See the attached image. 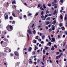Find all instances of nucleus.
Here are the masks:
<instances>
[{"mask_svg":"<svg viewBox=\"0 0 67 67\" xmlns=\"http://www.w3.org/2000/svg\"><path fill=\"white\" fill-rule=\"evenodd\" d=\"M3 40L4 41H7V39L6 38H4V39H3Z\"/></svg>","mask_w":67,"mask_h":67,"instance_id":"38","label":"nucleus"},{"mask_svg":"<svg viewBox=\"0 0 67 67\" xmlns=\"http://www.w3.org/2000/svg\"><path fill=\"white\" fill-rule=\"evenodd\" d=\"M50 19V17L47 18V20H49Z\"/></svg>","mask_w":67,"mask_h":67,"instance_id":"29","label":"nucleus"},{"mask_svg":"<svg viewBox=\"0 0 67 67\" xmlns=\"http://www.w3.org/2000/svg\"><path fill=\"white\" fill-rule=\"evenodd\" d=\"M55 41V39L54 38H52V40L51 41V42H54Z\"/></svg>","mask_w":67,"mask_h":67,"instance_id":"8","label":"nucleus"},{"mask_svg":"<svg viewBox=\"0 0 67 67\" xmlns=\"http://www.w3.org/2000/svg\"><path fill=\"white\" fill-rule=\"evenodd\" d=\"M15 3V1H13L12 3V4H13L14 3Z\"/></svg>","mask_w":67,"mask_h":67,"instance_id":"58","label":"nucleus"},{"mask_svg":"<svg viewBox=\"0 0 67 67\" xmlns=\"http://www.w3.org/2000/svg\"><path fill=\"white\" fill-rule=\"evenodd\" d=\"M4 42L3 41H1V44H2V43Z\"/></svg>","mask_w":67,"mask_h":67,"instance_id":"50","label":"nucleus"},{"mask_svg":"<svg viewBox=\"0 0 67 67\" xmlns=\"http://www.w3.org/2000/svg\"><path fill=\"white\" fill-rule=\"evenodd\" d=\"M51 31H52V30L51 28H50V29H49V32H50Z\"/></svg>","mask_w":67,"mask_h":67,"instance_id":"20","label":"nucleus"},{"mask_svg":"<svg viewBox=\"0 0 67 67\" xmlns=\"http://www.w3.org/2000/svg\"><path fill=\"white\" fill-rule=\"evenodd\" d=\"M63 38H64L65 37V35H63Z\"/></svg>","mask_w":67,"mask_h":67,"instance_id":"49","label":"nucleus"},{"mask_svg":"<svg viewBox=\"0 0 67 67\" xmlns=\"http://www.w3.org/2000/svg\"><path fill=\"white\" fill-rule=\"evenodd\" d=\"M54 3H56L57 2V0H54Z\"/></svg>","mask_w":67,"mask_h":67,"instance_id":"45","label":"nucleus"},{"mask_svg":"<svg viewBox=\"0 0 67 67\" xmlns=\"http://www.w3.org/2000/svg\"><path fill=\"white\" fill-rule=\"evenodd\" d=\"M60 18L61 19H62L63 18V16H62V15H60Z\"/></svg>","mask_w":67,"mask_h":67,"instance_id":"31","label":"nucleus"},{"mask_svg":"<svg viewBox=\"0 0 67 67\" xmlns=\"http://www.w3.org/2000/svg\"><path fill=\"white\" fill-rule=\"evenodd\" d=\"M27 31L29 34L31 35L32 34V31L31 30V29H29L27 30Z\"/></svg>","mask_w":67,"mask_h":67,"instance_id":"4","label":"nucleus"},{"mask_svg":"<svg viewBox=\"0 0 67 67\" xmlns=\"http://www.w3.org/2000/svg\"><path fill=\"white\" fill-rule=\"evenodd\" d=\"M32 54L34 55L35 54V51H33L32 52Z\"/></svg>","mask_w":67,"mask_h":67,"instance_id":"19","label":"nucleus"},{"mask_svg":"<svg viewBox=\"0 0 67 67\" xmlns=\"http://www.w3.org/2000/svg\"><path fill=\"white\" fill-rule=\"evenodd\" d=\"M45 52H46L45 50H43V53L44 54H45Z\"/></svg>","mask_w":67,"mask_h":67,"instance_id":"25","label":"nucleus"},{"mask_svg":"<svg viewBox=\"0 0 67 67\" xmlns=\"http://www.w3.org/2000/svg\"><path fill=\"white\" fill-rule=\"evenodd\" d=\"M52 4H53L52 6H54V8H56L57 7V4H54V2H52L51 3Z\"/></svg>","mask_w":67,"mask_h":67,"instance_id":"2","label":"nucleus"},{"mask_svg":"<svg viewBox=\"0 0 67 67\" xmlns=\"http://www.w3.org/2000/svg\"><path fill=\"white\" fill-rule=\"evenodd\" d=\"M43 8L44 9L46 8V7L45 6V5L44 4H43Z\"/></svg>","mask_w":67,"mask_h":67,"instance_id":"18","label":"nucleus"},{"mask_svg":"<svg viewBox=\"0 0 67 67\" xmlns=\"http://www.w3.org/2000/svg\"><path fill=\"white\" fill-rule=\"evenodd\" d=\"M12 14L13 16L14 17H16L15 14H14V13H13Z\"/></svg>","mask_w":67,"mask_h":67,"instance_id":"27","label":"nucleus"},{"mask_svg":"<svg viewBox=\"0 0 67 67\" xmlns=\"http://www.w3.org/2000/svg\"><path fill=\"white\" fill-rule=\"evenodd\" d=\"M63 55V53H61L59 55L61 56Z\"/></svg>","mask_w":67,"mask_h":67,"instance_id":"55","label":"nucleus"},{"mask_svg":"<svg viewBox=\"0 0 67 67\" xmlns=\"http://www.w3.org/2000/svg\"><path fill=\"white\" fill-rule=\"evenodd\" d=\"M36 33V31L35 30H34V31L33 33L34 34H35Z\"/></svg>","mask_w":67,"mask_h":67,"instance_id":"36","label":"nucleus"},{"mask_svg":"<svg viewBox=\"0 0 67 67\" xmlns=\"http://www.w3.org/2000/svg\"><path fill=\"white\" fill-rule=\"evenodd\" d=\"M40 61V60L39 59H38L37 60V63H39Z\"/></svg>","mask_w":67,"mask_h":67,"instance_id":"22","label":"nucleus"},{"mask_svg":"<svg viewBox=\"0 0 67 67\" xmlns=\"http://www.w3.org/2000/svg\"><path fill=\"white\" fill-rule=\"evenodd\" d=\"M15 21H13L12 23V24H15Z\"/></svg>","mask_w":67,"mask_h":67,"instance_id":"33","label":"nucleus"},{"mask_svg":"<svg viewBox=\"0 0 67 67\" xmlns=\"http://www.w3.org/2000/svg\"><path fill=\"white\" fill-rule=\"evenodd\" d=\"M52 30L53 31H54L55 30V26L53 25H52Z\"/></svg>","mask_w":67,"mask_h":67,"instance_id":"13","label":"nucleus"},{"mask_svg":"<svg viewBox=\"0 0 67 67\" xmlns=\"http://www.w3.org/2000/svg\"><path fill=\"white\" fill-rule=\"evenodd\" d=\"M24 18L25 19L26 18H27V16H26V15H24Z\"/></svg>","mask_w":67,"mask_h":67,"instance_id":"35","label":"nucleus"},{"mask_svg":"<svg viewBox=\"0 0 67 67\" xmlns=\"http://www.w3.org/2000/svg\"><path fill=\"white\" fill-rule=\"evenodd\" d=\"M41 5V4H38V7L40 8V7Z\"/></svg>","mask_w":67,"mask_h":67,"instance_id":"41","label":"nucleus"},{"mask_svg":"<svg viewBox=\"0 0 67 67\" xmlns=\"http://www.w3.org/2000/svg\"><path fill=\"white\" fill-rule=\"evenodd\" d=\"M33 42L34 43H36V40H34L33 41Z\"/></svg>","mask_w":67,"mask_h":67,"instance_id":"16","label":"nucleus"},{"mask_svg":"<svg viewBox=\"0 0 67 67\" xmlns=\"http://www.w3.org/2000/svg\"><path fill=\"white\" fill-rule=\"evenodd\" d=\"M4 52L5 53H7L8 52L7 50H4Z\"/></svg>","mask_w":67,"mask_h":67,"instance_id":"57","label":"nucleus"},{"mask_svg":"<svg viewBox=\"0 0 67 67\" xmlns=\"http://www.w3.org/2000/svg\"><path fill=\"white\" fill-rule=\"evenodd\" d=\"M65 35H67V31L65 32Z\"/></svg>","mask_w":67,"mask_h":67,"instance_id":"64","label":"nucleus"},{"mask_svg":"<svg viewBox=\"0 0 67 67\" xmlns=\"http://www.w3.org/2000/svg\"><path fill=\"white\" fill-rule=\"evenodd\" d=\"M49 13V11H47L46 12V14H47L48 13Z\"/></svg>","mask_w":67,"mask_h":67,"instance_id":"56","label":"nucleus"},{"mask_svg":"<svg viewBox=\"0 0 67 67\" xmlns=\"http://www.w3.org/2000/svg\"><path fill=\"white\" fill-rule=\"evenodd\" d=\"M63 0H60V3H63Z\"/></svg>","mask_w":67,"mask_h":67,"instance_id":"40","label":"nucleus"},{"mask_svg":"<svg viewBox=\"0 0 67 67\" xmlns=\"http://www.w3.org/2000/svg\"><path fill=\"white\" fill-rule=\"evenodd\" d=\"M56 23V20H54L52 22V24L53 25H55V24Z\"/></svg>","mask_w":67,"mask_h":67,"instance_id":"11","label":"nucleus"},{"mask_svg":"<svg viewBox=\"0 0 67 67\" xmlns=\"http://www.w3.org/2000/svg\"><path fill=\"white\" fill-rule=\"evenodd\" d=\"M34 64H35V65H36V64H37V63L36 62H34Z\"/></svg>","mask_w":67,"mask_h":67,"instance_id":"53","label":"nucleus"},{"mask_svg":"<svg viewBox=\"0 0 67 67\" xmlns=\"http://www.w3.org/2000/svg\"><path fill=\"white\" fill-rule=\"evenodd\" d=\"M7 30L9 31H11L13 30V27L11 25H8L6 27Z\"/></svg>","mask_w":67,"mask_h":67,"instance_id":"1","label":"nucleus"},{"mask_svg":"<svg viewBox=\"0 0 67 67\" xmlns=\"http://www.w3.org/2000/svg\"><path fill=\"white\" fill-rule=\"evenodd\" d=\"M55 58H56V59H59V58H58V56H57Z\"/></svg>","mask_w":67,"mask_h":67,"instance_id":"52","label":"nucleus"},{"mask_svg":"<svg viewBox=\"0 0 67 67\" xmlns=\"http://www.w3.org/2000/svg\"><path fill=\"white\" fill-rule=\"evenodd\" d=\"M64 61L65 62L66 61V59H64Z\"/></svg>","mask_w":67,"mask_h":67,"instance_id":"63","label":"nucleus"},{"mask_svg":"<svg viewBox=\"0 0 67 67\" xmlns=\"http://www.w3.org/2000/svg\"><path fill=\"white\" fill-rule=\"evenodd\" d=\"M5 19H8V15H7L5 17Z\"/></svg>","mask_w":67,"mask_h":67,"instance_id":"14","label":"nucleus"},{"mask_svg":"<svg viewBox=\"0 0 67 67\" xmlns=\"http://www.w3.org/2000/svg\"><path fill=\"white\" fill-rule=\"evenodd\" d=\"M62 23H60V26H62Z\"/></svg>","mask_w":67,"mask_h":67,"instance_id":"62","label":"nucleus"},{"mask_svg":"<svg viewBox=\"0 0 67 67\" xmlns=\"http://www.w3.org/2000/svg\"><path fill=\"white\" fill-rule=\"evenodd\" d=\"M65 42L63 43V47L65 45Z\"/></svg>","mask_w":67,"mask_h":67,"instance_id":"46","label":"nucleus"},{"mask_svg":"<svg viewBox=\"0 0 67 67\" xmlns=\"http://www.w3.org/2000/svg\"><path fill=\"white\" fill-rule=\"evenodd\" d=\"M62 30H64L65 29V28L64 27H62Z\"/></svg>","mask_w":67,"mask_h":67,"instance_id":"44","label":"nucleus"},{"mask_svg":"<svg viewBox=\"0 0 67 67\" xmlns=\"http://www.w3.org/2000/svg\"><path fill=\"white\" fill-rule=\"evenodd\" d=\"M67 19V18L66 17H65L64 18V20H66V19Z\"/></svg>","mask_w":67,"mask_h":67,"instance_id":"43","label":"nucleus"},{"mask_svg":"<svg viewBox=\"0 0 67 67\" xmlns=\"http://www.w3.org/2000/svg\"><path fill=\"white\" fill-rule=\"evenodd\" d=\"M14 54H15L16 56H19V53L17 51H15L14 52Z\"/></svg>","mask_w":67,"mask_h":67,"instance_id":"6","label":"nucleus"},{"mask_svg":"<svg viewBox=\"0 0 67 67\" xmlns=\"http://www.w3.org/2000/svg\"><path fill=\"white\" fill-rule=\"evenodd\" d=\"M9 19L10 20H13V17L12 16H10L9 17Z\"/></svg>","mask_w":67,"mask_h":67,"instance_id":"17","label":"nucleus"},{"mask_svg":"<svg viewBox=\"0 0 67 67\" xmlns=\"http://www.w3.org/2000/svg\"><path fill=\"white\" fill-rule=\"evenodd\" d=\"M44 17V16L43 15H42V16H41V18H42V19H43Z\"/></svg>","mask_w":67,"mask_h":67,"instance_id":"42","label":"nucleus"},{"mask_svg":"<svg viewBox=\"0 0 67 67\" xmlns=\"http://www.w3.org/2000/svg\"><path fill=\"white\" fill-rule=\"evenodd\" d=\"M56 10H55L54 11V15L56 14Z\"/></svg>","mask_w":67,"mask_h":67,"instance_id":"54","label":"nucleus"},{"mask_svg":"<svg viewBox=\"0 0 67 67\" xmlns=\"http://www.w3.org/2000/svg\"><path fill=\"white\" fill-rule=\"evenodd\" d=\"M20 64L19 62H16L15 64V66L16 67L19 65Z\"/></svg>","mask_w":67,"mask_h":67,"instance_id":"7","label":"nucleus"},{"mask_svg":"<svg viewBox=\"0 0 67 67\" xmlns=\"http://www.w3.org/2000/svg\"><path fill=\"white\" fill-rule=\"evenodd\" d=\"M5 44L3 46L4 47H5L7 46V45H6L7 44L5 42Z\"/></svg>","mask_w":67,"mask_h":67,"instance_id":"28","label":"nucleus"},{"mask_svg":"<svg viewBox=\"0 0 67 67\" xmlns=\"http://www.w3.org/2000/svg\"><path fill=\"white\" fill-rule=\"evenodd\" d=\"M41 63L43 65H44V64L43 63V62H41Z\"/></svg>","mask_w":67,"mask_h":67,"instance_id":"59","label":"nucleus"},{"mask_svg":"<svg viewBox=\"0 0 67 67\" xmlns=\"http://www.w3.org/2000/svg\"><path fill=\"white\" fill-rule=\"evenodd\" d=\"M61 8H62V10H61L60 11V12L61 13H62L63 12V11L62 10H63V7H61Z\"/></svg>","mask_w":67,"mask_h":67,"instance_id":"23","label":"nucleus"},{"mask_svg":"<svg viewBox=\"0 0 67 67\" xmlns=\"http://www.w3.org/2000/svg\"><path fill=\"white\" fill-rule=\"evenodd\" d=\"M43 14H44L43 11H42V13H41V14H42V15H43Z\"/></svg>","mask_w":67,"mask_h":67,"instance_id":"37","label":"nucleus"},{"mask_svg":"<svg viewBox=\"0 0 67 67\" xmlns=\"http://www.w3.org/2000/svg\"><path fill=\"white\" fill-rule=\"evenodd\" d=\"M58 38H61V37L60 36H58Z\"/></svg>","mask_w":67,"mask_h":67,"instance_id":"51","label":"nucleus"},{"mask_svg":"<svg viewBox=\"0 0 67 67\" xmlns=\"http://www.w3.org/2000/svg\"><path fill=\"white\" fill-rule=\"evenodd\" d=\"M38 13H36L35 14V16H37L38 15Z\"/></svg>","mask_w":67,"mask_h":67,"instance_id":"39","label":"nucleus"},{"mask_svg":"<svg viewBox=\"0 0 67 67\" xmlns=\"http://www.w3.org/2000/svg\"><path fill=\"white\" fill-rule=\"evenodd\" d=\"M51 44H52V43L51 42H49L48 43L47 45H49V46H51Z\"/></svg>","mask_w":67,"mask_h":67,"instance_id":"12","label":"nucleus"},{"mask_svg":"<svg viewBox=\"0 0 67 67\" xmlns=\"http://www.w3.org/2000/svg\"><path fill=\"white\" fill-rule=\"evenodd\" d=\"M54 49H55V48L53 46L52 47V48H51V51H53L54 50Z\"/></svg>","mask_w":67,"mask_h":67,"instance_id":"15","label":"nucleus"},{"mask_svg":"<svg viewBox=\"0 0 67 67\" xmlns=\"http://www.w3.org/2000/svg\"><path fill=\"white\" fill-rule=\"evenodd\" d=\"M32 49V47H30L28 49V51L30 52L31 51Z\"/></svg>","mask_w":67,"mask_h":67,"instance_id":"10","label":"nucleus"},{"mask_svg":"<svg viewBox=\"0 0 67 67\" xmlns=\"http://www.w3.org/2000/svg\"><path fill=\"white\" fill-rule=\"evenodd\" d=\"M48 38H49V40H51V38H50V36H48Z\"/></svg>","mask_w":67,"mask_h":67,"instance_id":"48","label":"nucleus"},{"mask_svg":"<svg viewBox=\"0 0 67 67\" xmlns=\"http://www.w3.org/2000/svg\"><path fill=\"white\" fill-rule=\"evenodd\" d=\"M51 5H52L51 4H48V7H51Z\"/></svg>","mask_w":67,"mask_h":67,"instance_id":"30","label":"nucleus"},{"mask_svg":"<svg viewBox=\"0 0 67 67\" xmlns=\"http://www.w3.org/2000/svg\"><path fill=\"white\" fill-rule=\"evenodd\" d=\"M29 62L30 64H32L33 63V62H32V60L30 61Z\"/></svg>","mask_w":67,"mask_h":67,"instance_id":"24","label":"nucleus"},{"mask_svg":"<svg viewBox=\"0 0 67 67\" xmlns=\"http://www.w3.org/2000/svg\"><path fill=\"white\" fill-rule=\"evenodd\" d=\"M47 16H48L47 15H45V16H44V18H47Z\"/></svg>","mask_w":67,"mask_h":67,"instance_id":"34","label":"nucleus"},{"mask_svg":"<svg viewBox=\"0 0 67 67\" xmlns=\"http://www.w3.org/2000/svg\"><path fill=\"white\" fill-rule=\"evenodd\" d=\"M14 58L15 59H18L19 58V56L15 55L14 56Z\"/></svg>","mask_w":67,"mask_h":67,"instance_id":"3","label":"nucleus"},{"mask_svg":"<svg viewBox=\"0 0 67 67\" xmlns=\"http://www.w3.org/2000/svg\"><path fill=\"white\" fill-rule=\"evenodd\" d=\"M50 22L49 21H47V22L46 23V24L48 25L50 23Z\"/></svg>","mask_w":67,"mask_h":67,"instance_id":"26","label":"nucleus"},{"mask_svg":"<svg viewBox=\"0 0 67 67\" xmlns=\"http://www.w3.org/2000/svg\"><path fill=\"white\" fill-rule=\"evenodd\" d=\"M54 46L55 48L57 49V46L56 44H54Z\"/></svg>","mask_w":67,"mask_h":67,"instance_id":"21","label":"nucleus"},{"mask_svg":"<svg viewBox=\"0 0 67 67\" xmlns=\"http://www.w3.org/2000/svg\"><path fill=\"white\" fill-rule=\"evenodd\" d=\"M45 58V55L43 57V59H44Z\"/></svg>","mask_w":67,"mask_h":67,"instance_id":"60","label":"nucleus"},{"mask_svg":"<svg viewBox=\"0 0 67 67\" xmlns=\"http://www.w3.org/2000/svg\"><path fill=\"white\" fill-rule=\"evenodd\" d=\"M28 15H27V16H31L32 15V14L30 13V11H28V13H27Z\"/></svg>","mask_w":67,"mask_h":67,"instance_id":"5","label":"nucleus"},{"mask_svg":"<svg viewBox=\"0 0 67 67\" xmlns=\"http://www.w3.org/2000/svg\"><path fill=\"white\" fill-rule=\"evenodd\" d=\"M27 39L28 40H30V36L29 35V34H27Z\"/></svg>","mask_w":67,"mask_h":67,"instance_id":"9","label":"nucleus"},{"mask_svg":"<svg viewBox=\"0 0 67 67\" xmlns=\"http://www.w3.org/2000/svg\"><path fill=\"white\" fill-rule=\"evenodd\" d=\"M60 53L59 52H57L56 53V54H59Z\"/></svg>","mask_w":67,"mask_h":67,"instance_id":"61","label":"nucleus"},{"mask_svg":"<svg viewBox=\"0 0 67 67\" xmlns=\"http://www.w3.org/2000/svg\"><path fill=\"white\" fill-rule=\"evenodd\" d=\"M13 54H10V56H13Z\"/></svg>","mask_w":67,"mask_h":67,"instance_id":"47","label":"nucleus"},{"mask_svg":"<svg viewBox=\"0 0 67 67\" xmlns=\"http://www.w3.org/2000/svg\"><path fill=\"white\" fill-rule=\"evenodd\" d=\"M44 38H45V36H42V38L44 39Z\"/></svg>","mask_w":67,"mask_h":67,"instance_id":"32","label":"nucleus"}]
</instances>
